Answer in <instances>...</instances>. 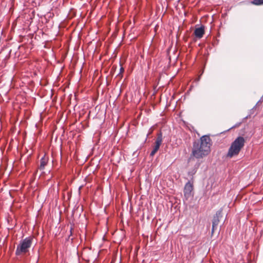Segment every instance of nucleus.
<instances>
[{
    "label": "nucleus",
    "instance_id": "nucleus-7",
    "mask_svg": "<svg viewBox=\"0 0 263 263\" xmlns=\"http://www.w3.org/2000/svg\"><path fill=\"white\" fill-rule=\"evenodd\" d=\"M204 32V27L203 26H201L200 27L195 28L194 34L197 38L201 39L203 37Z\"/></svg>",
    "mask_w": 263,
    "mask_h": 263
},
{
    "label": "nucleus",
    "instance_id": "nucleus-8",
    "mask_svg": "<svg viewBox=\"0 0 263 263\" xmlns=\"http://www.w3.org/2000/svg\"><path fill=\"white\" fill-rule=\"evenodd\" d=\"M48 157L46 155H44V156L40 160V164L39 167V169L41 170H43L45 168V166L48 163Z\"/></svg>",
    "mask_w": 263,
    "mask_h": 263
},
{
    "label": "nucleus",
    "instance_id": "nucleus-1",
    "mask_svg": "<svg viewBox=\"0 0 263 263\" xmlns=\"http://www.w3.org/2000/svg\"><path fill=\"white\" fill-rule=\"evenodd\" d=\"M211 140L209 136H202L199 140L193 142L192 156L196 159H201L208 156L211 152Z\"/></svg>",
    "mask_w": 263,
    "mask_h": 263
},
{
    "label": "nucleus",
    "instance_id": "nucleus-4",
    "mask_svg": "<svg viewBox=\"0 0 263 263\" xmlns=\"http://www.w3.org/2000/svg\"><path fill=\"white\" fill-rule=\"evenodd\" d=\"M193 191V183L191 181H188L184 186V196L186 200L189 198L191 197L192 195V192Z\"/></svg>",
    "mask_w": 263,
    "mask_h": 263
},
{
    "label": "nucleus",
    "instance_id": "nucleus-9",
    "mask_svg": "<svg viewBox=\"0 0 263 263\" xmlns=\"http://www.w3.org/2000/svg\"><path fill=\"white\" fill-rule=\"evenodd\" d=\"M252 3L255 5H263V0H253Z\"/></svg>",
    "mask_w": 263,
    "mask_h": 263
},
{
    "label": "nucleus",
    "instance_id": "nucleus-10",
    "mask_svg": "<svg viewBox=\"0 0 263 263\" xmlns=\"http://www.w3.org/2000/svg\"><path fill=\"white\" fill-rule=\"evenodd\" d=\"M120 65H121V64H120ZM124 71V70L123 67L122 66H121L120 69V73L119 74L123 73Z\"/></svg>",
    "mask_w": 263,
    "mask_h": 263
},
{
    "label": "nucleus",
    "instance_id": "nucleus-3",
    "mask_svg": "<svg viewBox=\"0 0 263 263\" xmlns=\"http://www.w3.org/2000/svg\"><path fill=\"white\" fill-rule=\"evenodd\" d=\"M33 240V237L31 236L26 237L21 240L17 246L15 254L16 255H20L27 253L32 245Z\"/></svg>",
    "mask_w": 263,
    "mask_h": 263
},
{
    "label": "nucleus",
    "instance_id": "nucleus-5",
    "mask_svg": "<svg viewBox=\"0 0 263 263\" xmlns=\"http://www.w3.org/2000/svg\"><path fill=\"white\" fill-rule=\"evenodd\" d=\"M162 142V135L161 133H160L157 135V139L155 142V146L153 148V149L152 150L150 154L151 156H154L155 154L157 152V151L160 148V146L161 145Z\"/></svg>",
    "mask_w": 263,
    "mask_h": 263
},
{
    "label": "nucleus",
    "instance_id": "nucleus-2",
    "mask_svg": "<svg viewBox=\"0 0 263 263\" xmlns=\"http://www.w3.org/2000/svg\"><path fill=\"white\" fill-rule=\"evenodd\" d=\"M245 139L242 136H239L232 142L228 153L227 157L232 158L238 156L245 146Z\"/></svg>",
    "mask_w": 263,
    "mask_h": 263
},
{
    "label": "nucleus",
    "instance_id": "nucleus-6",
    "mask_svg": "<svg viewBox=\"0 0 263 263\" xmlns=\"http://www.w3.org/2000/svg\"><path fill=\"white\" fill-rule=\"evenodd\" d=\"M221 211H218L216 212L215 215L213 217L212 221V234L214 233V230L217 229V227L219 222V218L221 217Z\"/></svg>",
    "mask_w": 263,
    "mask_h": 263
}]
</instances>
